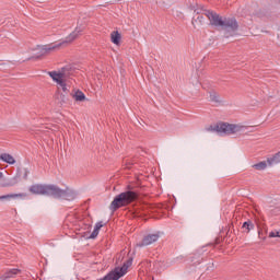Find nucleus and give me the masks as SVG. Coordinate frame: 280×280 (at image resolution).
Instances as JSON below:
<instances>
[{"label":"nucleus","mask_w":280,"mask_h":280,"mask_svg":"<svg viewBox=\"0 0 280 280\" xmlns=\"http://www.w3.org/2000/svg\"><path fill=\"white\" fill-rule=\"evenodd\" d=\"M254 170H258V172H261L268 167V164L266 162H259L257 164L253 165Z\"/></svg>","instance_id":"f3484780"},{"label":"nucleus","mask_w":280,"mask_h":280,"mask_svg":"<svg viewBox=\"0 0 280 280\" xmlns=\"http://www.w3.org/2000/svg\"><path fill=\"white\" fill-rule=\"evenodd\" d=\"M269 237H280V230L270 232Z\"/></svg>","instance_id":"412c9836"},{"label":"nucleus","mask_w":280,"mask_h":280,"mask_svg":"<svg viewBox=\"0 0 280 280\" xmlns=\"http://www.w3.org/2000/svg\"><path fill=\"white\" fill-rule=\"evenodd\" d=\"M161 235L159 233L145 235L140 243H137L138 248H143V246H150L155 242H159Z\"/></svg>","instance_id":"423d86ee"},{"label":"nucleus","mask_w":280,"mask_h":280,"mask_svg":"<svg viewBox=\"0 0 280 280\" xmlns=\"http://www.w3.org/2000/svg\"><path fill=\"white\" fill-rule=\"evenodd\" d=\"M1 161H4V163H9V165H14V163H16V160H14V156L8 153L1 154Z\"/></svg>","instance_id":"f8f14e48"},{"label":"nucleus","mask_w":280,"mask_h":280,"mask_svg":"<svg viewBox=\"0 0 280 280\" xmlns=\"http://www.w3.org/2000/svg\"><path fill=\"white\" fill-rule=\"evenodd\" d=\"M195 12H197V16H195V18L192 19V25H194V27H198V26H200V25H205V16L200 15V12H198V11H196V10H195Z\"/></svg>","instance_id":"9d476101"},{"label":"nucleus","mask_w":280,"mask_h":280,"mask_svg":"<svg viewBox=\"0 0 280 280\" xmlns=\"http://www.w3.org/2000/svg\"><path fill=\"white\" fill-rule=\"evenodd\" d=\"M31 194L36 196H52L62 200H75V192L70 188L61 189L56 185L34 184L30 187Z\"/></svg>","instance_id":"f257e3e1"},{"label":"nucleus","mask_w":280,"mask_h":280,"mask_svg":"<svg viewBox=\"0 0 280 280\" xmlns=\"http://www.w3.org/2000/svg\"><path fill=\"white\" fill-rule=\"evenodd\" d=\"M14 198H23V194H9L0 196V200H12Z\"/></svg>","instance_id":"4468645a"},{"label":"nucleus","mask_w":280,"mask_h":280,"mask_svg":"<svg viewBox=\"0 0 280 280\" xmlns=\"http://www.w3.org/2000/svg\"><path fill=\"white\" fill-rule=\"evenodd\" d=\"M244 128L246 127L228 122H219L217 125H210L206 128V130L207 132H217V135L224 137V135H235L236 132H242Z\"/></svg>","instance_id":"39448f33"},{"label":"nucleus","mask_w":280,"mask_h":280,"mask_svg":"<svg viewBox=\"0 0 280 280\" xmlns=\"http://www.w3.org/2000/svg\"><path fill=\"white\" fill-rule=\"evenodd\" d=\"M130 266H132V258H129L126 262H124L122 267L120 269H122V272H125L128 270V268H130Z\"/></svg>","instance_id":"6ab92c4d"},{"label":"nucleus","mask_w":280,"mask_h":280,"mask_svg":"<svg viewBox=\"0 0 280 280\" xmlns=\"http://www.w3.org/2000/svg\"><path fill=\"white\" fill-rule=\"evenodd\" d=\"M210 100H211V102H220V97L218 96V93H215V92L210 93Z\"/></svg>","instance_id":"aec40b11"},{"label":"nucleus","mask_w":280,"mask_h":280,"mask_svg":"<svg viewBox=\"0 0 280 280\" xmlns=\"http://www.w3.org/2000/svg\"><path fill=\"white\" fill-rule=\"evenodd\" d=\"M102 226H104V223L102 221H100L95 224L94 230H93L92 234L90 235V240H95V237H97V235H100V230L102 229Z\"/></svg>","instance_id":"9b49d317"},{"label":"nucleus","mask_w":280,"mask_h":280,"mask_svg":"<svg viewBox=\"0 0 280 280\" xmlns=\"http://www.w3.org/2000/svg\"><path fill=\"white\" fill-rule=\"evenodd\" d=\"M58 84H59V86H61L63 92L67 91V83H65V81H61V83H58Z\"/></svg>","instance_id":"4be33fe9"},{"label":"nucleus","mask_w":280,"mask_h":280,"mask_svg":"<svg viewBox=\"0 0 280 280\" xmlns=\"http://www.w3.org/2000/svg\"><path fill=\"white\" fill-rule=\"evenodd\" d=\"M267 163H268L269 165H275V164H277V163H280V152H278L275 156L269 158V159L267 160Z\"/></svg>","instance_id":"dca6fc26"},{"label":"nucleus","mask_w":280,"mask_h":280,"mask_svg":"<svg viewBox=\"0 0 280 280\" xmlns=\"http://www.w3.org/2000/svg\"><path fill=\"white\" fill-rule=\"evenodd\" d=\"M0 161H1V155H0Z\"/></svg>","instance_id":"b1692460"},{"label":"nucleus","mask_w":280,"mask_h":280,"mask_svg":"<svg viewBox=\"0 0 280 280\" xmlns=\"http://www.w3.org/2000/svg\"><path fill=\"white\" fill-rule=\"evenodd\" d=\"M0 178H3V173L0 172Z\"/></svg>","instance_id":"5701e85b"},{"label":"nucleus","mask_w":280,"mask_h":280,"mask_svg":"<svg viewBox=\"0 0 280 280\" xmlns=\"http://www.w3.org/2000/svg\"><path fill=\"white\" fill-rule=\"evenodd\" d=\"M243 229H245L247 233H250V231L255 229V224H253V221H246L243 223Z\"/></svg>","instance_id":"a211bd4d"},{"label":"nucleus","mask_w":280,"mask_h":280,"mask_svg":"<svg viewBox=\"0 0 280 280\" xmlns=\"http://www.w3.org/2000/svg\"><path fill=\"white\" fill-rule=\"evenodd\" d=\"M82 32H84V27L77 26L75 30L72 33H70L69 36H67L65 40L59 42V43H52V44H47V45H43V46H37L35 48L34 58H43V56H49V54H51L54 51H58V49H60V47H65V45H69L71 43H73L75 40V38H78V36H80V34H82Z\"/></svg>","instance_id":"f03ea898"},{"label":"nucleus","mask_w":280,"mask_h":280,"mask_svg":"<svg viewBox=\"0 0 280 280\" xmlns=\"http://www.w3.org/2000/svg\"><path fill=\"white\" fill-rule=\"evenodd\" d=\"M73 100H75V102H84V100H86V95H84L82 91H77L73 94Z\"/></svg>","instance_id":"2eb2a0df"},{"label":"nucleus","mask_w":280,"mask_h":280,"mask_svg":"<svg viewBox=\"0 0 280 280\" xmlns=\"http://www.w3.org/2000/svg\"><path fill=\"white\" fill-rule=\"evenodd\" d=\"M203 14L210 21V25L223 27L225 32H237V27H240L235 18H225L222 20V16L213 11H203Z\"/></svg>","instance_id":"7ed1b4c3"},{"label":"nucleus","mask_w":280,"mask_h":280,"mask_svg":"<svg viewBox=\"0 0 280 280\" xmlns=\"http://www.w3.org/2000/svg\"><path fill=\"white\" fill-rule=\"evenodd\" d=\"M124 275H125L124 269H119V267H116L114 270H112L101 280H119L121 279V277H124Z\"/></svg>","instance_id":"0eeeda50"},{"label":"nucleus","mask_w":280,"mask_h":280,"mask_svg":"<svg viewBox=\"0 0 280 280\" xmlns=\"http://www.w3.org/2000/svg\"><path fill=\"white\" fill-rule=\"evenodd\" d=\"M48 75H50V78L54 80V82H57V84H62V81H65V72H56V71H51L48 72Z\"/></svg>","instance_id":"1a4fd4ad"},{"label":"nucleus","mask_w":280,"mask_h":280,"mask_svg":"<svg viewBox=\"0 0 280 280\" xmlns=\"http://www.w3.org/2000/svg\"><path fill=\"white\" fill-rule=\"evenodd\" d=\"M139 198V195L132 190H127L125 192H120L117 195L112 201L109 209L115 212L117 209H121V207H128L131 202H135Z\"/></svg>","instance_id":"20e7f679"},{"label":"nucleus","mask_w":280,"mask_h":280,"mask_svg":"<svg viewBox=\"0 0 280 280\" xmlns=\"http://www.w3.org/2000/svg\"><path fill=\"white\" fill-rule=\"evenodd\" d=\"M18 275H21V269L19 268L7 269L5 272L2 276H0V280L16 279Z\"/></svg>","instance_id":"6e6552de"},{"label":"nucleus","mask_w":280,"mask_h":280,"mask_svg":"<svg viewBox=\"0 0 280 280\" xmlns=\"http://www.w3.org/2000/svg\"><path fill=\"white\" fill-rule=\"evenodd\" d=\"M110 40L112 43H114V45H119V43L121 42V34H119V32L117 31L112 32Z\"/></svg>","instance_id":"ddd939ff"}]
</instances>
